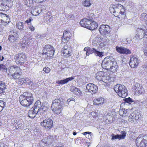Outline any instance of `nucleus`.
Listing matches in <instances>:
<instances>
[{
    "label": "nucleus",
    "mask_w": 147,
    "mask_h": 147,
    "mask_svg": "<svg viewBox=\"0 0 147 147\" xmlns=\"http://www.w3.org/2000/svg\"><path fill=\"white\" fill-rule=\"evenodd\" d=\"M101 65L103 68L113 72L116 71L118 67L115 59L111 56L105 58L102 63Z\"/></svg>",
    "instance_id": "1"
},
{
    "label": "nucleus",
    "mask_w": 147,
    "mask_h": 147,
    "mask_svg": "<svg viewBox=\"0 0 147 147\" xmlns=\"http://www.w3.org/2000/svg\"><path fill=\"white\" fill-rule=\"evenodd\" d=\"M19 99L20 104L24 107L29 106L34 101L32 94L28 92H24L20 96Z\"/></svg>",
    "instance_id": "2"
},
{
    "label": "nucleus",
    "mask_w": 147,
    "mask_h": 147,
    "mask_svg": "<svg viewBox=\"0 0 147 147\" xmlns=\"http://www.w3.org/2000/svg\"><path fill=\"white\" fill-rule=\"evenodd\" d=\"M62 98L55 99L52 102L51 109L53 111L57 114H60L62 109L63 106Z\"/></svg>",
    "instance_id": "3"
},
{
    "label": "nucleus",
    "mask_w": 147,
    "mask_h": 147,
    "mask_svg": "<svg viewBox=\"0 0 147 147\" xmlns=\"http://www.w3.org/2000/svg\"><path fill=\"white\" fill-rule=\"evenodd\" d=\"M123 6L120 4L114 5L110 8L111 12L115 13L117 16L119 18H122L124 17L125 13Z\"/></svg>",
    "instance_id": "4"
},
{
    "label": "nucleus",
    "mask_w": 147,
    "mask_h": 147,
    "mask_svg": "<svg viewBox=\"0 0 147 147\" xmlns=\"http://www.w3.org/2000/svg\"><path fill=\"white\" fill-rule=\"evenodd\" d=\"M114 89L120 97L124 98L127 95V89L124 85L117 84L114 86Z\"/></svg>",
    "instance_id": "5"
},
{
    "label": "nucleus",
    "mask_w": 147,
    "mask_h": 147,
    "mask_svg": "<svg viewBox=\"0 0 147 147\" xmlns=\"http://www.w3.org/2000/svg\"><path fill=\"white\" fill-rule=\"evenodd\" d=\"M12 5L11 0H0V10L7 11Z\"/></svg>",
    "instance_id": "6"
},
{
    "label": "nucleus",
    "mask_w": 147,
    "mask_h": 147,
    "mask_svg": "<svg viewBox=\"0 0 147 147\" xmlns=\"http://www.w3.org/2000/svg\"><path fill=\"white\" fill-rule=\"evenodd\" d=\"M136 144L138 147H145L147 146V136L139 135L136 139Z\"/></svg>",
    "instance_id": "7"
},
{
    "label": "nucleus",
    "mask_w": 147,
    "mask_h": 147,
    "mask_svg": "<svg viewBox=\"0 0 147 147\" xmlns=\"http://www.w3.org/2000/svg\"><path fill=\"white\" fill-rule=\"evenodd\" d=\"M26 55L23 53H19L16 54L14 56V59L18 65L23 64L26 61Z\"/></svg>",
    "instance_id": "8"
},
{
    "label": "nucleus",
    "mask_w": 147,
    "mask_h": 147,
    "mask_svg": "<svg viewBox=\"0 0 147 147\" xmlns=\"http://www.w3.org/2000/svg\"><path fill=\"white\" fill-rule=\"evenodd\" d=\"M71 47L66 44L64 46L62 49L61 53L62 55L67 57L71 55Z\"/></svg>",
    "instance_id": "9"
},
{
    "label": "nucleus",
    "mask_w": 147,
    "mask_h": 147,
    "mask_svg": "<svg viewBox=\"0 0 147 147\" xmlns=\"http://www.w3.org/2000/svg\"><path fill=\"white\" fill-rule=\"evenodd\" d=\"M141 115L139 114L135 115L134 113L130 114L128 120L130 122L135 124L139 122L140 119H141Z\"/></svg>",
    "instance_id": "10"
},
{
    "label": "nucleus",
    "mask_w": 147,
    "mask_h": 147,
    "mask_svg": "<svg viewBox=\"0 0 147 147\" xmlns=\"http://www.w3.org/2000/svg\"><path fill=\"white\" fill-rule=\"evenodd\" d=\"M11 34L8 37V40L10 42L15 43L17 42L18 38V32L16 30H12Z\"/></svg>",
    "instance_id": "11"
},
{
    "label": "nucleus",
    "mask_w": 147,
    "mask_h": 147,
    "mask_svg": "<svg viewBox=\"0 0 147 147\" xmlns=\"http://www.w3.org/2000/svg\"><path fill=\"white\" fill-rule=\"evenodd\" d=\"M133 90L137 95H140L145 92L144 89L142 86L140 84L136 83L133 87Z\"/></svg>",
    "instance_id": "12"
},
{
    "label": "nucleus",
    "mask_w": 147,
    "mask_h": 147,
    "mask_svg": "<svg viewBox=\"0 0 147 147\" xmlns=\"http://www.w3.org/2000/svg\"><path fill=\"white\" fill-rule=\"evenodd\" d=\"M100 33L102 35H105L109 34L110 32V27L107 25H102L99 29Z\"/></svg>",
    "instance_id": "13"
},
{
    "label": "nucleus",
    "mask_w": 147,
    "mask_h": 147,
    "mask_svg": "<svg viewBox=\"0 0 147 147\" xmlns=\"http://www.w3.org/2000/svg\"><path fill=\"white\" fill-rule=\"evenodd\" d=\"M53 121L50 118L45 119L40 123L41 125L47 128L50 129L52 126Z\"/></svg>",
    "instance_id": "14"
},
{
    "label": "nucleus",
    "mask_w": 147,
    "mask_h": 147,
    "mask_svg": "<svg viewBox=\"0 0 147 147\" xmlns=\"http://www.w3.org/2000/svg\"><path fill=\"white\" fill-rule=\"evenodd\" d=\"M86 88L87 90L92 94L96 93L98 90V87L96 86L91 83L86 85Z\"/></svg>",
    "instance_id": "15"
},
{
    "label": "nucleus",
    "mask_w": 147,
    "mask_h": 147,
    "mask_svg": "<svg viewBox=\"0 0 147 147\" xmlns=\"http://www.w3.org/2000/svg\"><path fill=\"white\" fill-rule=\"evenodd\" d=\"M10 18L8 15L1 13L0 18V22L3 25L5 26L9 22Z\"/></svg>",
    "instance_id": "16"
},
{
    "label": "nucleus",
    "mask_w": 147,
    "mask_h": 147,
    "mask_svg": "<svg viewBox=\"0 0 147 147\" xmlns=\"http://www.w3.org/2000/svg\"><path fill=\"white\" fill-rule=\"evenodd\" d=\"M139 60L135 57H131L129 62V65L131 68L136 67L139 63Z\"/></svg>",
    "instance_id": "17"
},
{
    "label": "nucleus",
    "mask_w": 147,
    "mask_h": 147,
    "mask_svg": "<svg viewBox=\"0 0 147 147\" xmlns=\"http://www.w3.org/2000/svg\"><path fill=\"white\" fill-rule=\"evenodd\" d=\"M116 49L117 51L121 54L127 55L131 53V51L129 49L122 47L117 46Z\"/></svg>",
    "instance_id": "18"
},
{
    "label": "nucleus",
    "mask_w": 147,
    "mask_h": 147,
    "mask_svg": "<svg viewBox=\"0 0 147 147\" xmlns=\"http://www.w3.org/2000/svg\"><path fill=\"white\" fill-rule=\"evenodd\" d=\"M20 68L18 66H11L9 68V69L7 70V72L8 73L9 76L10 77L16 71H18Z\"/></svg>",
    "instance_id": "19"
},
{
    "label": "nucleus",
    "mask_w": 147,
    "mask_h": 147,
    "mask_svg": "<svg viewBox=\"0 0 147 147\" xmlns=\"http://www.w3.org/2000/svg\"><path fill=\"white\" fill-rule=\"evenodd\" d=\"M54 140V138L53 136L49 135L42 139L40 141V143H43L44 144H51Z\"/></svg>",
    "instance_id": "20"
},
{
    "label": "nucleus",
    "mask_w": 147,
    "mask_h": 147,
    "mask_svg": "<svg viewBox=\"0 0 147 147\" xmlns=\"http://www.w3.org/2000/svg\"><path fill=\"white\" fill-rule=\"evenodd\" d=\"M90 20L86 18H84L81 20L80 24L81 26L88 29L89 24H90Z\"/></svg>",
    "instance_id": "21"
},
{
    "label": "nucleus",
    "mask_w": 147,
    "mask_h": 147,
    "mask_svg": "<svg viewBox=\"0 0 147 147\" xmlns=\"http://www.w3.org/2000/svg\"><path fill=\"white\" fill-rule=\"evenodd\" d=\"M48 110L47 107L42 105L41 108L37 110V115H43L45 113V112Z\"/></svg>",
    "instance_id": "22"
},
{
    "label": "nucleus",
    "mask_w": 147,
    "mask_h": 147,
    "mask_svg": "<svg viewBox=\"0 0 147 147\" xmlns=\"http://www.w3.org/2000/svg\"><path fill=\"white\" fill-rule=\"evenodd\" d=\"M145 29V27H144L143 28H138L137 30V33L139 35V36H140L141 38L144 37L146 38V35L145 34V32L144 31Z\"/></svg>",
    "instance_id": "23"
},
{
    "label": "nucleus",
    "mask_w": 147,
    "mask_h": 147,
    "mask_svg": "<svg viewBox=\"0 0 147 147\" xmlns=\"http://www.w3.org/2000/svg\"><path fill=\"white\" fill-rule=\"evenodd\" d=\"M19 69V70L18 71H16V72L14 73L10 77L11 78L14 79V80H17L19 79L22 74V72H21L22 69L20 68Z\"/></svg>",
    "instance_id": "24"
},
{
    "label": "nucleus",
    "mask_w": 147,
    "mask_h": 147,
    "mask_svg": "<svg viewBox=\"0 0 147 147\" xmlns=\"http://www.w3.org/2000/svg\"><path fill=\"white\" fill-rule=\"evenodd\" d=\"M90 24H89L88 29L90 30H93L97 28V24L95 22L92 21L90 19Z\"/></svg>",
    "instance_id": "25"
},
{
    "label": "nucleus",
    "mask_w": 147,
    "mask_h": 147,
    "mask_svg": "<svg viewBox=\"0 0 147 147\" xmlns=\"http://www.w3.org/2000/svg\"><path fill=\"white\" fill-rule=\"evenodd\" d=\"M104 99L102 98H98L94 99L93 101L94 105L100 106L104 102Z\"/></svg>",
    "instance_id": "26"
},
{
    "label": "nucleus",
    "mask_w": 147,
    "mask_h": 147,
    "mask_svg": "<svg viewBox=\"0 0 147 147\" xmlns=\"http://www.w3.org/2000/svg\"><path fill=\"white\" fill-rule=\"evenodd\" d=\"M74 78V77H69L63 80H60L58 81L57 82V83L59 84H64L67 83L69 81H71L73 80Z\"/></svg>",
    "instance_id": "27"
},
{
    "label": "nucleus",
    "mask_w": 147,
    "mask_h": 147,
    "mask_svg": "<svg viewBox=\"0 0 147 147\" xmlns=\"http://www.w3.org/2000/svg\"><path fill=\"white\" fill-rule=\"evenodd\" d=\"M125 134L123 133L122 135H114L113 134L112 135V139L113 140H115L117 139H124L125 137Z\"/></svg>",
    "instance_id": "28"
},
{
    "label": "nucleus",
    "mask_w": 147,
    "mask_h": 147,
    "mask_svg": "<svg viewBox=\"0 0 147 147\" xmlns=\"http://www.w3.org/2000/svg\"><path fill=\"white\" fill-rule=\"evenodd\" d=\"M41 102L40 100H37L35 103L33 108V109L35 110L36 111H37L38 109L41 108Z\"/></svg>",
    "instance_id": "29"
},
{
    "label": "nucleus",
    "mask_w": 147,
    "mask_h": 147,
    "mask_svg": "<svg viewBox=\"0 0 147 147\" xmlns=\"http://www.w3.org/2000/svg\"><path fill=\"white\" fill-rule=\"evenodd\" d=\"M131 111L130 109H126L124 111L123 110H120L119 111V113L120 114V115H122L123 116L125 117L127 116H128L129 114H130V113Z\"/></svg>",
    "instance_id": "30"
},
{
    "label": "nucleus",
    "mask_w": 147,
    "mask_h": 147,
    "mask_svg": "<svg viewBox=\"0 0 147 147\" xmlns=\"http://www.w3.org/2000/svg\"><path fill=\"white\" fill-rule=\"evenodd\" d=\"M7 86L2 81H0V94L4 92V90L6 89Z\"/></svg>",
    "instance_id": "31"
},
{
    "label": "nucleus",
    "mask_w": 147,
    "mask_h": 147,
    "mask_svg": "<svg viewBox=\"0 0 147 147\" xmlns=\"http://www.w3.org/2000/svg\"><path fill=\"white\" fill-rule=\"evenodd\" d=\"M53 50H54V48L51 46L49 45H46L43 48V53Z\"/></svg>",
    "instance_id": "32"
},
{
    "label": "nucleus",
    "mask_w": 147,
    "mask_h": 147,
    "mask_svg": "<svg viewBox=\"0 0 147 147\" xmlns=\"http://www.w3.org/2000/svg\"><path fill=\"white\" fill-rule=\"evenodd\" d=\"M36 112L37 111H36L33 109L32 110H29L28 113V116L30 118H34L35 117L36 115H37Z\"/></svg>",
    "instance_id": "33"
},
{
    "label": "nucleus",
    "mask_w": 147,
    "mask_h": 147,
    "mask_svg": "<svg viewBox=\"0 0 147 147\" xmlns=\"http://www.w3.org/2000/svg\"><path fill=\"white\" fill-rule=\"evenodd\" d=\"M16 27L21 31L24 30V26L23 23L21 22H19L16 24Z\"/></svg>",
    "instance_id": "34"
},
{
    "label": "nucleus",
    "mask_w": 147,
    "mask_h": 147,
    "mask_svg": "<svg viewBox=\"0 0 147 147\" xmlns=\"http://www.w3.org/2000/svg\"><path fill=\"white\" fill-rule=\"evenodd\" d=\"M54 53V50L49 51H46V52L43 53L47 55V56L49 57H52Z\"/></svg>",
    "instance_id": "35"
},
{
    "label": "nucleus",
    "mask_w": 147,
    "mask_h": 147,
    "mask_svg": "<svg viewBox=\"0 0 147 147\" xmlns=\"http://www.w3.org/2000/svg\"><path fill=\"white\" fill-rule=\"evenodd\" d=\"M74 89L73 92L77 95H80L82 94V92L77 88L74 87H73Z\"/></svg>",
    "instance_id": "36"
},
{
    "label": "nucleus",
    "mask_w": 147,
    "mask_h": 147,
    "mask_svg": "<svg viewBox=\"0 0 147 147\" xmlns=\"http://www.w3.org/2000/svg\"><path fill=\"white\" fill-rule=\"evenodd\" d=\"M82 4L84 6L89 7L91 5L90 0H84V1L82 2Z\"/></svg>",
    "instance_id": "37"
},
{
    "label": "nucleus",
    "mask_w": 147,
    "mask_h": 147,
    "mask_svg": "<svg viewBox=\"0 0 147 147\" xmlns=\"http://www.w3.org/2000/svg\"><path fill=\"white\" fill-rule=\"evenodd\" d=\"M6 103L3 100H0V111L3 110V109L6 106Z\"/></svg>",
    "instance_id": "38"
},
{
    "label": "nucleus",
    "mask_w": 147,
    "mask_h": 147,
    "mask_svg": "<svg viewBox=\"0 0 147 147\" xmlns=\"http://www.w3.org/2000/svg\"><path fill=\"white\" fill-rule=\"evenodd\" d=\"M101 40V38L99 37H96L93 40V42L94 44H99Z\"/></svg>",
    "instance_id": "39"
},
{
    "label": "nucleus",
    "mask_w": 147,
    "mask_h": 147,
    "mask_svg": "<svg viewBox=\"0 0 147 147\" xmlns=\"http://www.w3.org/2000/svg\"><path fill=\"white\" fill-rule=\"evenodd\" d=\"M22 121L21 120H18V122H17V123H16V128L17 129L19 128H20L21 129V128H23V126H22Z\"/></svg>",
    "instance_id": "40"
},
{
    "label": "nucleus",
    "mask_w": 147,
    "mask_h": 147,
    "mask_svg": "<svg viewBox=\"0 0 147 147\" xmlns=\"http://www.w3.org/2000/svg\"><path fill=\"white\" fill-rule=\"evenodd\" d=\"M147 19V14L146 13H142L140 17V19L142 21H145Z\"/></svg>",
    "instance_id": "41"
},
{
    "label": "nucleus",
    "mask_w": 147,
    "mask_h": 147,
    "mask_svg": "<svg viewBox=\"0 0 147 147\" xmlns=\"http://www.w3.org/2000/svg\"><path fill=\"white\" fill-rule=\"evenodd\" d=\"M104 74L105 73L103 72L100 71L97 72L96 75L98 76H100V77L103 79V78L105 77Z\"/></svg>",
    "instance_id": "42"
},
{
    "label": "nucleus",
    "mask_w": 147,
    "mask_h": 147,
    "mask_svg": "<svg viewBox=\"0 0 147 147\" xmlns=\"http://www.w3.org/2000/svg\"><path fill=\"white\" fill-rule=\"evenodd\" d=\"M103 53L102 52H100L96 50L94 54L96 56H98L99 57H102L103 56Z\"/></svg>",
    "instance_id": "43"
},
{
    "label": "nucleus",
    "mask_w": 147,
    "mask_h": 147,
    "mask_svg": "<svg viewBox=\"0 0 147 147\" xmlns=\"http://www.w3.org/2000/svg\"><path fill=\"white\" fill-rule=\"evenodd\" d=\"M7 68L6 66L3 64L0 65V70L2 71H5L6 70L7 71Z\"/></svg>",
    "instance_id": "44"
},
{
    "label": "nucleus",
    "mask_w": 147,
    "mask_h": 147,
    "mask_svg": "<svg viewBox=\"0 0 147 147\" xmlns=\"http://www.w3.org/2000/svg\"><path fill=\"white\" fill-rule=\"evenodd\" d=\"M43 71H44L46 73H49L51 71V69L49 68L48 67H45L43 69Z\"/></svg>",
    "instance_id": "45"
},
{
    "label": "nucleus",
    "mask_w": 147,
    "mask_h": 147,
    "mask_svg": "<svg viewBox=\"0 0 147 147\" xmlns=\"http://www.w3.org/2000/svg\"><path fill=\"white\" fill-rule=\"evenodd\" d=\"M134 39H135L136 41H137L138 40L142 38L140 37V36H139V35L137 33L136 35L134 38Z\"/></svg>",
    "instance_id": "46"
},
{
    "label": "nucleus",
    "mask_w": 147,
    "mask_h": 147,
    "mask_svg": "<svg viewBox=\"0 0 147 147\" xmlns=\"http://www.w3.org/2000/svg\"><path fill=\"white\" fill-rule=\"evenodd\" d=\"M125 101L126 102L129 103L133 102L132 99L130 97L125 99Z\"/></svg>",
    "instance_id": "47"
},
{
    "label": "nucleus",
    "mask_w": 147,
    "mask_h": 147,
    "mask_svg": "<svg viewBox=\"0 0 147 147\" xmlns=\"http://www.w3.org/2000/svg\"><path fill=\"white\" fill-rule=\"evenodd\" d=\"M96 50V49L94 48L91 49L90 48V50L89 51L90 52V53L92 54L94 53L95 54Z\"/></svg>",
    "instance_id": "48"
},
{
    "label": "nucleus",
    "mask_w": 147,
    "mask_h": 147,
    "mask_svg": "<svg viewBox=\"0 0 147 147\" xmlns=\"http://www.w3.org/2000/svg\"><path fill=\"white\" fill-rule=\"evenodd\" d=\"M33 1L32 0H28L27 1V5L28 6H31V4L32 3Z\"/></svg>",
    "instance_id": "49"
},
{
    "label": "nucleus",
    "mask_w": 147,
    "mask_h": 147,
    "mask_svg": "<svg viewBox=\"0 0 147 147\" xmlns=\"http://www.w3.org/2000/svg\"><path fill=\"white\" fill-rule=\"evenodd\" d=\"M96 78L97 79V80H98L100 81H103V79L100 77V76H98L96 75Z\"/></svg>",
    "instance_id": "50"
},
{
    "label": "nucleus",
    "mask_w": 147,
    "mask_h": 147,
    "mask_svg": "<svg viewBox=\"0 0 147 147\" xmlns=\"http://www.w3.org/2000/svg\"><path fill=\"white\" fill-rule=\"evenodd\" d=\"M142 70H145L146 71H147V65H143L142 67Z\"/></svg>",
    "instance_id": "51"
},
{
    "label": "nucleus",
    "mask_w": 147,
    "mask_h": 147,
    "mask_svg": "<svg viewBox=\"0 0 147 147\" xmlns=\"http://www.w3.org/2000/svg\"><path fill=\"white\" fill-rule=\"evenodd\" d=\"M33 1L36 3H40L45 1V0H33Z\"/></svg>",
    "instance_id": "52"
},
{
    "label": "nucleus",
    "mask_w": 147,
    "mask_h": 147,
    "mask_svg": "<svg viewBox=\"0 0 147 147\" xmlns=\"http://www.w3.org/2000/svg\"><path fill=\"white\" fill-rule=\"evenodd\" d=\"M69 32L68 31H64L63 34V36H65V35L68 36L69 34Z\"/></svg>",
    "instance_id": "53"
},
{
    "label": "nucleus",
    "mask_w": 147,
    "mask_h": 147,
    "mask_svg": "<svg viewBox=\"0 0 147 147\" xmlns=\"http://www.w3.org/2000/svg\"><path fill=\"white\" fill-rule=\"evenodd\" d=\"M32 20V18H30L29 19H28L27 20H26L25 21V22L26 23H27L28 24L30 23Z\"/></svg>",
    "instance_id": "54"
},
{
    "label": "nucleus",
    "mask_w": 147,
    "mask_h": 147,
    "mask_svg": "<svg viewBox=\"0 0 147 147\" xmlns=\"http://www.w3.org/2000/svg\"><path fill=\"white\" fill-rule=\"evenodd\" d=\"M35 37L36 39H41V35L37 34L35 36Z\"/></svg>",
    "instance_id": "55"
},
{
    "label": "nucleus",
    "mask_w": 147,
    "mask_h": 147,
    "mask_svg": "<svg viewBox=\"0 0 147 147\" xmlns=\"http://www.w3.org/2000/svg\"><path fill=\"white\" fill-rule=\"evenodd\" d=\"M29 28L32 31H33L34 30V27L31 25L29 26Z\"/></svg>",
    "instance_id": "56"
},
{
    "label": "nucleus",
    "mask_w": 147,
    "mask_h": 147,
    "mask_svg": "<svg viewBox=\"0 0 147 147\" xmlns=\"http://www.w3.org/2000/svg\"><path fill=\"white\" fill-rule=\"evenodd\" d=\"M144 54L147 56V47H146L144 50Z\"/></svg>",
    "instance_id": "57"
},
{
    "label": "nucleus",
    "mask_w": 147,
    "mask_h": 147,
    "mask_svg": "<svg viewBox=\"0 0 147 147\" xmlns=\"http://www.w3.org/2000/svg\"><path fill=\"white\" fill-rule=\"evenodd\" d=\"M68 35H65L63 36V37H65V38L67 42L69 40V38L68 37Z\"/></svg>",
    "instance_id": "58"
},
{
    "label": "nucleus",
    "mask_w": 147,
    "mask_h": 147,
    "mask_svg": "<svg viewBox=\"0 0 147 147\" xmlns=\"http://www.w3.org/2000/svg\"><path fill=\"white\" fill-rule=\"evenodd\" d=\"M18 120L15 119L13 120L12 121V123L14 125L16 126V123H17V122H18Z\"/></svg>",
    "instance_id": "59"
},
{
    "label": "nucleus",
    "mask_w": 147,
    "mask_h": 147,
    "mask_svg": "<svg viewBox=\"0 0 147 147\" xmlns=\"http://www.w3.org/2000/svg\"><path fill=\"white\" fill-rule=\"evenodd\" d=\"M90 47H86L84 48V51H89L90 50Z\"/></svg>",
    "instance_id": "60"
},
{
    "label": "nucleus",
    "mask_w": 147,
    "mask_h": 147,
    "mask_svg": "<svg viewBox=\"0 0 147 147\" xmlns=\"http://www.w3.org/2000/svg\"><path fill=\"white\" fill-rule=\"evenodd\" d=\"M91 133V132L89 131H87V132H85L83 134L84 135H86L87 134H90Z\"/></svg>",
    "instance_id": "61"
},
{
    "label": "nucleus",
    "mask_w": 147,
    "mask_h": 147,
    "mask_svg": "<svg viewBox=\"0 0 147 147\" xmlns=\"http://www.w3.org/2000/svg\"><path fill=\"white\" fill-rule=\"evenodd\" d=\"M64 38H63L62 39V42H67L66 40L65 39V37H63Z\"/></svg>",
    "instance_id": "62"
},
{
    "label": "nucleus",
    "mask_w": 147,
    "mask_h": 147,
    "mask_svg": "<svg viewBox=\"0 0 147 147\" xmlns=\"http://www.w3.org/2000/svg\"><path fill=\"white\" fill-rule=\"evenodd\" d=\"M74 17V16L72 15H69L68 16V18H73Z\"/></svg>",
    "instance_id": "63"
},
{
    "label": "nucleus",
    "mask_w": 147,
    "mask_h": 147,
    "mask_svg": "<svg viewBox=\"0 0 147 147\" xmlns=\"http://www.w3.org/2000/svg\"><path fill=\"white\" fill-rule=\"evenodd\" d=\"M4 57L3 56L1 57V59H0V61H2L4 59Z\"/></svg>",
    "instance_id": "64"
}]
</instances>
